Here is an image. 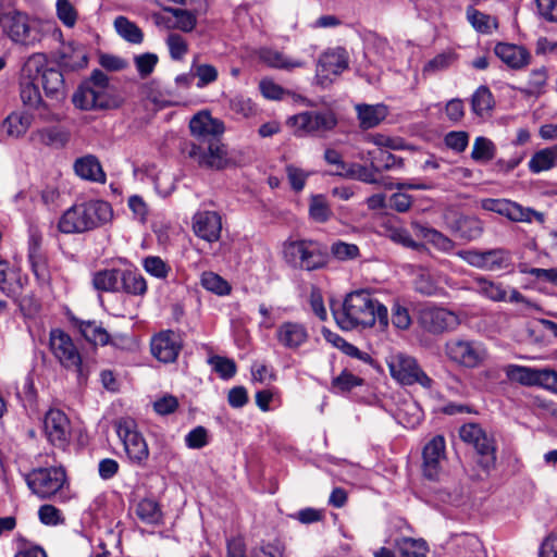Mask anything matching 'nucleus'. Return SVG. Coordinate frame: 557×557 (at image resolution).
<instances>
[{"label": "nucleus", "instance_id": "nucleus-1", "mask_svg": "<svg viewBox=\"0 0 557 557\" xmlns=\"http://www.w3.org/2000/svg\"><path fill=\"white\" fill-rule=\"evenodd\" d=\"M336 324L343 331L364 330L376 324L385 331L389 323L387 307L371 289L348 293L338 308L332 309Z\"/></svg>", "mask_w": 557, "mask_h": 557}, {"label": "nucleus", "instance_id": "nucleus-2", "mask_svg": "<svg viewBox=\"0 0 557 557\" xmlns=\"http://www.w3.org/2000/svg\"><path fill=\"white\" fill-rule=\"evenodd\" d=\"M112 208L103 200H89L73 205L60 218L58 228L64 234H82L109 222Z\"/></svg>", "mask_w": 557, "mask_h": 557}, {"label": "nucleus", "instance_id": "nucleus-3", "mask_svg": "<svg viewBox=\"0 0 557 557\" xmlns=\"http://www.w3.org/2000/svg\"><path fill=\"white\" fill-rule=\"evenodd\" d=\"M0 25L3 34L14 45L25 48H34L40 44L45 30L51 26L50 23L18 10L4 12L0 16Z\"/></svg>", "mask_w": 557, "mask_h": 557}, {"label": "nucleus", "instance_id": "nucleus-4", "mask_svg": "<svg viewBox=\"0 0 557 557\" xmlns=\"http://www.w3.org/2000/svg\"><path fill=\"white\" fill-rule=\"evenodd\" d=\"M283 258L297 270L315 271L327 263L325 247L311 239L289 240L283 245Z\"/></svg>", "mask_w": 557, "mask_h": 557}, {"label": "nucleus", "instance_id": "nucleus-5", "mask_svg": "<svg viewBox=\"0 0 557 557\" xmlns=\"http://www.w3.org/2000/svg\"><path fill=\"white\" fill-rule=\"evenodd\" d=\"M22 72L25 78L40 79L45 94L57 100L65 97V83L63 74L55 67L48 66V59L45 53L36 52L30 54Z\"/></svg>", "mask_w": 557, "mask_h": 557}, {"label": "nucleus", "instance_id": "nucleus-6", "mask_svg": "<svg viewBox=\"0 0 557 557\" xmlns=\"http://www.w3.org/2000/svg\"><path fill=\"white\" fill-rule=\"evenodd\" d=\"M391 376L401 385L419 384L421 387L430 389L433 380L423 371L417 359L405 352H392L386 357Z\"/></svg>", "mask_w": 557, "mask_h": 557}, {"label": "nucleus", "instance_id": "nucleus-7", "mask_svg": "<svg viewBox=\"0 0 557 557\" xmlns=\"http://www.w3.org/2000/svg\"><path fill=\"white\" fill-rule=\"evenodd\" d=\"M446 358L462 368L475 369L488 358L485 345L480 341L454 337L444 345Z\"/></svg>", "mask_w": 557, "mask_h": 557}, {"label": "nucleus", "instance_id": "nucleus-8", "mask_svg": "<svg viewBox=\"0 0 557 557\" xmlns=\"http://www.w3.org/2000/svg\"><path fill=\"white\" fill-rule=\"evenodd\" d=\"M50 349L63 368L77 374L79 382L87 379L88 371L83 366L82 356L69 334L61 330H52Z\"/></svg>", "mask_w": 557, "mask_h": 557}, {"label": "nucleus", "instance_id": "nucleus-9", "mask_svg": "<svg viewBox=\"0 0 557 557\" xmlns=\"http://www.w3.org/2000/svg\"><path fill=\"white\" fill-rule=\"evenodd\" d=\"M114 426L131 462L144 466L148 460L149 449L144 436L137 429L136 421L129 417H124L117 419Z\"/></svg>", "mask_w": 557, "mask_h": 557}, {"label": "nucleus", "instance_id": "nucleus-10", "mask_svg": "<svg viewBox=\"0 0 557 557\" xmlns=\"http://www.w3.org/2000/svg\"><path fill=\"white\" fill-rule=\"evenodd\" d=\"M185 151L200 168L222 170L231 162L227 148L220 137L207 140L205 144H187Z\"/></svg>", "mask_w": 557, "mask_h": 557}, {"label": "nucleus", "instance_id": "nucleus-11", "mask_svg": "<svg viewBox=\"0 0 557 557\" xmlns=\"http://www.w3.org/2000/svg\"><path fill=\"white\" fill-rule=\"evenodd\" d=\"M66 482V473L62 467L38 468L26 475L30 491L41 499L55 496Z\"/></svg>", "mask_w": 557, "mask_h": 557}, {"label": "nucleus", "instance_id": "nucleus-12", "mask_svg": "<svg viewBox=\"0 0 557 557\" xmlns=\"http://www.w3.org/2000/svg\"><path fill=\"white\" fill-rule=\"evenodd\" d=\"M287 124L298 135L322 134L332 131L337 124V119L331 110L307 111L288 117Z\"/></svg>", "mask_w": 557, "mask_h": 557}, {"label": "nucleus", "instance_id": "nucleus-13", "mask_svg": "<svg viewBox=\"0 0 557 557\" xmlns=\"http://www.w3.org/2000/svg\"><path fill=\"white\" fill-rule=\"evenodd\" d=\"M459 436L465 443L472 445L481 455V465L484 469L490 470L495 467L496 448L494 438L480 424H463L459 430Z\"/></svg>", "mask_w": 557, "mask_h": 557}, {"label": "nucleus", "instance_id": "nucleus-14", "mask_svg": "<svg viewBox=\"0 0 557 557\" xmlns=\"http://www.w3.org/2000/svg\"><path fill=\"white\" fill-rule=\"evenodd\" d=\"M480 205L483 210L506 216L512 222L531 223L533 220L541 224L545 222L544 213L535 211L529 207H523L520 203L509 199L485 198L481 200Z\"/></svg>", "mask_w": 557, "mask_h": 557}, {"label": "nucleus", "instance_id": "nucleus-15", "mask_svg": "<svg viewBox=\"0 0 557 557\" xmlns=\"http://www.w3.org/2000/svg\"><path fill=\"white\" fill-rule=\"evenodd\" d=\"M72 101L81 110H110L119 107V100L111 89H102L82 84L74 92Z\"/></svg>", "mask_w": 557, "mask_h": 557}, {"label": "nucleus", "instance_id": "nucleus-16", "mask_svg": "<svg viewBox=\"0 0 557 557\" xmlns=\"http://www.w3.org/2000/svg\"><path fill=\"white\" fill-rule=\"evenodd\" d=\"M348 67V54L343 48H335L325 51L319 58L315 71L317 84L323 88L329 87L334 77L338 76Z\"/></svg>", "mask_w": 557, "mask_h": 557}, {"label": "nucleus", "instance_id": "nucleus-17", "mask_svg": "<svg viewBox=\"0 0 557 557\" xmlns=\"http://www.w3.org/2000/svg\"><path fill=\"white\" fill-rule=\"evenodd\" d=\"M457 256L470 265L486 271L507 269L511 262L510 253L502 248L486 251H479L474 249L460 250L457 252Z\"/></svg>", "mask_w": 557, "mask_h": 557}, {"label": "nucleus", "instance_id": "nucleus-18", "mask_svg": "<svg viewBox=\"0 0 557 557\" xmlns=\"http://www.w3.org/2000/svg\"><path fill=\"white\" fill-rule=\"evenodd\" d=\"M420 325L432 334H441L455 330L459 323V317L445 308L424 306L419 311Z\"/></svg>", "mask_w": 557, "mask_h": 557}, {"label": "nucleus", "instance_id": "nucleus-19", "mask_svg": "<svg viewBox=\"0 0 557 557\" xmlns=\"http://www.w3.org/2000/svg\"><path fill=\"white\" fill-rule=\"evenodd\" d=\"M183 348V341L178 333L164 330L153 335L150 341L152 356L163 363L174 362Z\"/></svg>", "mask_w": 557, "mask_h": 557}, {"label": "nucleus", "instance_id": "nucleus-20", "mask_svg": "<svg viewBox=\"0 0 557 557\" xmlns=\"http://www.w3.org/2000/svg\"><path fill=\"white\" fill-rule=\"evenodd\" d=\"M45 433L49 442L58 447H65L71 438V423L66 414L59 409H50L44 421Z\"/></svg>", "mask_w": 557, "mask_h": 557}, {"label": "nucleus", "instance_id": "nucleus-21", "mask_svg": "<svg viewBox=\"0 0 557 557\" xmlns=\"http://www.w3.org/2000/svg\"><path fill=\"white\" fill-rule=\"evenodd\" d=\"M194 233L208 243H215L221 237L222 218L215 211H198L193 216Z\"/></svg>", "mask_w": 557, "mask_h": 557}, {"label": "nucleus", "instance_id": "nucleus-22", "mask_svg": "<svg viewBox=\"0 0 557 557\" xmlns=\"http://www.w3.org/2000/svg\"><path fill=\"white\" fill-rule=\"evenodd\" d=\"M275 338L282 347L296 350L309 341V332L301 322L285 321L277 326Z\"/></svg>", "mask_w": 557, "mask_h": 557}, {"label": "nucleus", "instance_id": "nucleus-23", "mask_svg": "<svg viewBox=\"0 0 557 557\" xmlns=\"http://www.w3.org/2000/svg\"><path fill=\"white\" fill-rule=\"evenodd\" d=\"M189 128L199 140L198 144H205L212 138H219L224 132V124L219 119L212 117L209 112L203 111L193 116Z\"/></svg>", "mask_w": 557, "mask_h": 557}, {"label": "nucleus", "instance_id": "nucleus-24", "mask_svg": "<svg viewBox=\"0 0 557 557\" xmlns=\"http://www.w3.org/2000/svg\"><path fill=\"white\" fill-rule=\"evenodd\" d=\"M445 457V438L434 436L423 449V473L430 480H436L441 472V462Z\"/></svg>", "mask_w": 557, "mask_h": 557}, {"label": "nucleus", "instance_id": "nucleus-25", "mask_svg": "<svg viewBox=\"0 0 557 557\" xmlns=\"http://www.w3.org/2000/svg\"><path fill=\"white\" fill-rule=\"evenodd\" d=\"M495 54L509 67L519 70L530 63L531 54L522 46L499 42L494 48Z\"/></svg>", "mask_w": 557, "mask_h": 557}, {"label": "nucleus", "instance_id": "nucleus-26", "mask_svg": "<svg viewBox=\"0 0 557 557\" xmlns=\"http://www.w3.org/2000/svg\"><path fill=\"white\" fill-rule=\"evenodd\" d=\"M508 380L524 386H541L543 384L545 369H535L519 364H508L504 369Z\"/></svg>", "mask_w": 557, "mask_h": 557}, {"label": "nucleus", "instance_id": "nucleus-27", "mask_svg": "<svg viewBox=\"0 0 557 557\" xmlns=\"http://www.w3.org/2000/svg\"><path fill=\"white\" fill-rule=\"evenodd\" d=\"M258 58L270 67L285 71H293L306 65V62L301 60L293 59L276 49L267 47L258 50Z\"/></svg>", "mask_w": 557, "mask_h": 557}, {"label": "nucleus", "instance_id": "nucleus-28", "mask_svg": "<svg viewBox=\"0 0 557 557\" xmlns=\"http://www.w3.org/2000/svg\"><path fill=\"white\" fill-rule=\"evenodd\" d=\"M411 230L416 237L425 239L434 248L443 252H449L455 247V243L450 238L425 224L414 221L411 223Z\"/></svg>", "mask_w": 557, "mask_h": 557}, {"label": "nucleus", "instance_id": "nucleus-29", "mask_svg": "<svg viewBox=\"0 0 557 557\" xmlns=\"http://www.w3.org/2000/svg\"><path fill=\"white\" fill-rule=\"evenodd\" d=\"M30 141L35 145L60 149L69 141V134L60 127H44L32 133Z\"/></svg>", "mask_w": 557, "mask_h": 557}, {"label": "nucleus", "instance_id": "nucleus-30", "mask_svg": "<svg viewBox=\"0 0 557 557\" xmlns=\"http://www.w3.org/2000/svg\"><path fill=\"white\" fill-rule=\"evenodd\" d=\"M75 173L88 181L103 183L106 174L98 159L94 156H85L77 159L74 163Z\"/></svg>", "mask_w": 557, "mask_h": 557}, {"label": "nucleus", "instance_id": "nucleus-31", "mask_svg": "<svg viewBox=\"0 0 557 557\" xmlns=\"http://www.w3.org/2000/svg\"><path fill=\"white\" fill-rule=\"evenodd\" d=\"M356 111L362 129L377 126L387 116V108L384 104H357Z\"/></svg>", "mask_w": 557, "mask_h": 557}, {"label": "nucleus", "instance_id": "nucleus-32", "mask_svg": "<svg viewBox=\"0 0 557 557\" xmlns=\"http://www.w3.org/2000/svg\"><path fill=\"white\" fill-rule=\"evenodd\" d=\"M557 165V145L536 151L529 160L528 168L533 174L549 171Z\"/></svg>", "mask_w": 557, "mask_h": 557}, {"label": "nucleus", "instance_id": "nucleus-33", "mask_svg": "<svg viewBox=\"0 0 557 557\" xmlns=\"http://www.w3.org/2000/svg\"><path fill=\"white\" fill-rule=\"evenodd\" d=\"M32 122L33 116L27 112H12L4 119L2 129L9 137L20 138L27 133Z\"/></svg>", "mask_w": 557, "mask_h": 557}, {"label": "nucleus", "instance_id": "nucleus-34", "mask_svg": "<svg viewBox=\"0 0 557 557\" xmlns=\"http://www.w3.org/2000/svg\"><path fill=\"white\" fill-rule=\"evenodd\" d=\"M548 74L546 67L534 69L530 72L529 78L524 87L518 90L525 97L539 98L546 91Z\"/></svg>", "mask_w": 557, "mask_h": 557}, {"label": "nucleus", "instance_id": "nucleus-35", "mask_svg": "<svg viewBox=\"0 0 557 557\" xmlns=\"http://www.w3.org/2000/svg\"><path fill=\"white\" fill-rule=\"evenodd\" d=\"M120 292L143 296L147 292L145 277L134 270H120Z\"/></svg>", "mask_w": 557, "mask_h": 557}, {"label": "nucleus", "instance_id": "nucleus-36", "mask_svg": "<svg viewBox=\"0 0 557 557\" xmlns=\"http://www.w3.org/2000/svg\"><path fill=\"white\" fill-rule=\"evenodd\" d=\"M120 270L121 269H104L94 273L92 286L95 289L107 293H119Z\"/></svg>", "mask_w": 557, "mask_h": 557}, {"label": "nucleus", "instance_id": "nucleus-37", "mask_svg": "<svg viewBox=\"0 0 557 557\" xmlns=\"http://www.w3.org/2000/svg\"><path fill=\"white\" fill-rule=\"evenodd\" d=\"M113 26L119 36L122 37L125 41L134 45H139L143 42V30L127 17L122 15L117 16L113 22Z\"/></svg>", "mask_w": 557, "mask_h": 557}, {"label": "nucleus", "instance_id": "nucleus-38", "mask_svg": "<svg viewBox=\"0 0 557 557\" xmlns=\"http://www.w3.org/2000/svg\"><path fill=\"white\" fill-rule=\"evenodd\" d=\"M474 289L480 295L493 301H506L507 290L500 283L488 281L485 277L474 280Z\"/></svg>", "mask_w": 557, "mask_h": 557}, {"label": "nucleus", "instance_id": "nucleus-39", "mask_svg": "<svg viewBox=\"0 0 557 557\" xmlns=\"http://www.w3.org/2000/svg\"><path fill=\"white\" fill-rule=\"evenodd\" d=\"M190 70L194 77L198 79L196 84L198 88L213 84L219 77L218 69L212 64L198 62V55L194 57Z\"/></svg>", "mask_w": 557, "mask_h": 557}, {"label": "nucleus", "instance_id": "nucleus-40", "mask_svg": "<svg viewBox=\"0 0 557 557\" xmlns=\"http://www.w3.org/2000/svg\"><path fill=\"white\" fill-rule=\"evenodd\" d=\"M467 18L473 28L482 34H491L498 27L496 17L485 14L472 7L467 9Z\"/></svg>", "mask_w": 557, "mask_h": 557}, {"label": "nucleus", "instance_id": "nucleus-41", "mask_svg": "<svg viewBox=\"0 0 557 557\" xmlns=\"http://www.w3.org/2000/svg\"><path fill=\"white\" fill-rule=\"evenodd\" d=\"M494 108V98L486 86H480L471 98V109L474 114L485 116Z\"/></svg>", "mask_w": 557, "mask_h": 557}, {"label": "nucleus", "instance_id": "nucleus-42", "mask_svg": "<svg viewBox=\"0 0 557 557\" xmlns=\"http://www.w3.org/2000/svg\"><path fill=\"white\" fill-rule=\"evenodd\" d=\"M20 96L23 104L29 108L37 109L42 104L41 94L36 84V78H25L23 73Z\"/></svg>", "mask_w": 557, "mask_h": 557}, {"label": "nucleus", "instance_id": "nucleus-43", "mask_svg": "<svg viewBox=\"0 0 557 557\" xmlns=\"http://www.w3.org/2000/svg\"><path fill=\"white\" fill-rule=\"evenodd\" d=\"M79 332L84 338L95 345H107L110 335L104 327L95 321H83L79 324Z\"/></svg>", "mask_w": 557, "mask_h": 557}, {"label": "nucleus", "instance_id": "nucleus-44", "mask_svg": "<svg viewBox=\"0 0 557 557\" xmlns=\"http://www.w3.org/2000/svg\"><path fill=\"white\" fill-rule=\"evenodd\" d=\"M136 516L141 522L147 524H157L162 518L159 504L151 498L141 499L137 504Z\"/></svg>", "mask_w": 557, "mask_h": 557}, {"label": "nucleus", "instance_id": "nucleus-45", "mask_svg": "<svg viewBox=\"0 0 557 557\" xmlns=\"http://www.w3.org/2000/svg\"><path fill=\"white\" fill-rule=\"evenodd\" d=\"M396 548L398 557H426L425 542L422 540H414L411 537H403L397 540Z\"/></svg>", "mask_w": 557, "mask_h": 557}, {"label": "nucleus", "instance_id": "nucleus-46", "mask_svg": "<svg viewBox=\"0 0 557 557\" xmlns=\"http://www.w3.org/2000/svg\"><path fill=\"white\" fill-rule=\"evenodd\" d=\"M385 235L396 244H399L406 248H410L413 250H421L424 248L423 244L416 242L408 230L397 226V225H388L385 231Z\"/></svg>", "mask_w": 557, "mask_h": 557}, {"label": "nucleus", "instance_id": "nucleus-47", "mask_svg": "<svg viewBox=\"0 0 557 557\" xmlns=\"http://www.w3.org/2000/svg\"><path fill=\"white\" fill-rule=\"evenodd\" d=\"M61 63L64 67L76 71L87 66L88 58L86 50L82 46L70 47V51H64L61 55Z\"/></svg>", "mask_w": 557, "mask_h": 557}, {"label": "nucleus", "instance_id": "nucleus-48", "mask_svg": "<svg viewBox=\"0 0 557 557\" xmlns=\"http://www.w3.org/2000/svg\"><path fill=\"white\" fill-rule=\"evenodd\" d=\"M496 153V147L494 143L483 136H479L474 139L471 158L476 162H487L494 159Z\"/></svg>", "mask_w": 557, "mask_h": 557}, {"label": "nucleus", "instance_id": "nucleus-49", "mask_svg": "<svg viewBox=\"0 0 557 557\" xmlns=\"http://www.w3.org/2000/svg\"><path fill=\"white\" fill-rule=\"evenodd\" d=\"M370 154H372V166L376 171L401 169L404 165L403 159L382 149L370 152Z\"/></svg>", "mask_w": 557, "mask_h": 557}, {"label": "nucleus", "instance_id": "nucleus-50", "mask_svg": "<svg viewBox=\"0 0 557 557\" xmlns=\"http://www.w3.org/2000/svg\"><path fill=\"white\" fill-rule=\"evenodd\" d=\"M456 61V54L453 51L438 53L428 61L423 66V75H434L438 72L447 70Z\"/></svg>", "mask_w": 557, "mask_h": 557}, {"label": "nucleus", "instance_id": "nucleus-51", "mask_svg": "<svg viewBox=\"0 0 557 557\" xmlns=\"http://www.w3.org/2000/svg\"><path fill=\"white\" fill-rule=\"evenodd\" d=\"M309 215L319 223H324L332 216V210L326 202L324 196H312L309 203Z\"/></svg>", "mask_w": 557, "mask_h": 557}, {"label": "nucleus", "instance_id": "nucleus-52", "mask_svg": "<svg viewBox=\"0 0 557 557\" xmlns=\"http://www.w3.org/2000/svg\"><path fill=\"white\" fill-rule=\"evenodd\" d=\"M200 281L203 288L216 295H227L231 292L230 284L214 272H203Z\"/></svg>", "mask_w": 557, "mask_h": 557}, {"label": "nucleus", "instance_id": "nucleus-53", "mask_svg": "<svg viewBox=\"0 0 557 557\" xmlns=\"http://www.w3.org/2000/svg\"><path fill=\"white\" fill-rule=\"evenodd\" d=\"M422 410L416 403L405 404L398 409L397 418L406 428H414L422 420Z\"/></svg>", "mask_w": 557, "mask_h": 557}, {"label": "nucleus", "instance_id": "nucleus-54", "mask_svg": "<svg viewBox=\"0 0 557 557\" xmlns=\"http://www.w3.org/2000/svg\"><path fill=\"white\" fill-rule=\"evenodd\" d=\"M363 380L354 375L351 372L344 370L339 375L332 380L331 389L334 393H345L351 391L356 386L362 385Z\"/></svg>", "mask_w": 557, "mask_h": 557}, {"label": "nucleus", "instance_id": "nucleus-55", "mask_svg": "<svg viewBox=\"0 0 557 557\" xmlns=\"http://www.w3.org/2000/svg\"><path fill=\"white\" fill-rule=\"evenodd\" d=\"M143 267L147 273L157 278H166L171 267L158 256H149L143 260Z\"/></svg>", "mask_w": 557, "mask_h": 557}, {"label": "nucleus", "instance_id": "nucleus-56", "mask_svg": "<svg viewBox=\"0 0 557 557\" xmlns=\"http://www.w3.org/2000/svg\"><path fill=\"white\" fill-rule=\"evenodd\" d=\"M459 236L467 240L479 238L483 233L482 222L474 218H465L459 221Z\"/></svg>", "mask_w": 557, "mask_h": 557}, {"label": "nucleus", "instance_id": "nucleus-57", "mask_svg": "<svg viewBox=\"0 0 557 557\" xmlns=\"http://www.w3.org/2000/svg\"><path fill=\"white\" fill-rule=\"evenodd\" d=\"M331 253L339 261L355 260L360 251L357 245L337 240L331 246Z\"/></svg>", "mask_w": 557, "mask_h": 557}, {"label": "nucleus", "instance_id": "nucleus-58", "mask_svg": "<svg viewBox=\"0 0 557 557\" xmlns=\"http://www.w3.org/2000/svg\"><path fill=\"white\" fill-rule=\"evenodd\" d=\"M175 17L174 27L182 32H191L197 23L196 16L183 9H166Z\"/></svg>", "mask_w": 557, "mask_h": 557}, {"label": "nucleus", "instance_id": "nucleus-59", "mask_svg": "<svg viewBox=\"0 0 557 557\" xmlns=\"http://www.w3.org/2000/svg\"><path fill=\"white\" fill-rule=\"evenodd\" d=\"M57 16L66 27H73L77 21V11L70 0H57Z\"/></svg>", "mask_w": 557, "mask_h": 557}, {"label": "nucleus", "instance_id": "nucleus-60", "mask_svg": "<svg viewBox=\"0 0 557 557\" xmlns=\"http://www.w3.org/2000/svg\"><path fill=\"white\" fill-rule=\"evenodd\" d=\"M158 60V55L150 52L136 55L134 63L139 76L141 78L149 76L153 72Z\"/></svg>", "mask_w": 557, "mask_h": 557}, {"label": "nucleus", "instance_id": "nucleus-61", "mask_svg": "<svg viewBox=\"0 0 557 557\" xmlns=\"http://www.w3.org/2000/svg\"><path fill=\"white\" fill-rule=\"evenodd\" d=\"M230 109L242 117H249L256 113V107L251 100L242 95L230 99Z\"/></svg>", "mask_w": 557, "mask_h": 557}, {"label": "nucleus", "instance_id": "nucleus-62", "mask_svg": "<svg viewBox=\"0 0 557 557\" xmlns=\"http://www.w3.org/2000/svg\"><path fill=\"white\" fill-rule=\"evenodd\" d=\"M209 362L224 380L233 377L236 373V364L232 359L214 356L209 359Z\"/></svg>", "mask_w": 557, "mask_h": 557}, {"label": "nucleus", "instance_id": "nucleus-63", "mask_svg": "<svg viewBox=\"0 0 557 557\" xmlns=\"http://www.w3.org/2000/svg\"><path fill=\"white\" fill-rule=\"evenodd\" d=\"M170 55L173 60L180 61L188 51L186 40L178 34H170L166 38Z\"/></svg>", "mask_w": 557, "mask_h": 557}, {"label": "nucleus", "instance_id": "nucleus-64", "mask_svg": "<svg viewBox=\"0 0 557 557\" xmlns=\"http://www.w3.org/2000/svg\"><path fill=\"white\" fill-rule=\"evenodd\" d=\"M284 550L282 542L274 540L253 548L251 557H284Z\"/></svg>", "mask_w": 557, "mask_h": 557}]
</instances>
